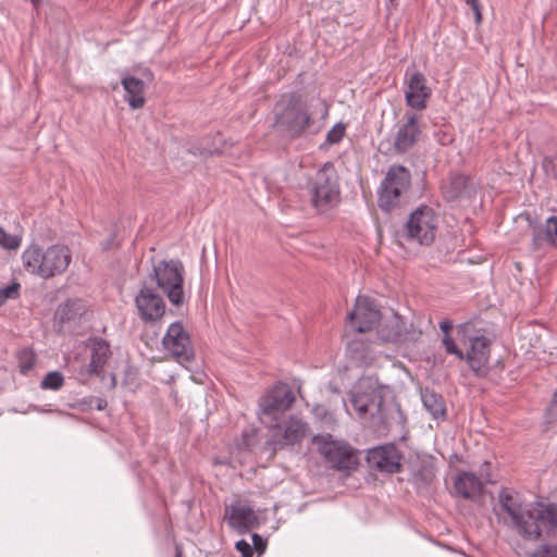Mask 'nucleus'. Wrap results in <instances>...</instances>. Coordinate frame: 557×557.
<instances>
[{
	"instance_id": "nucleus-1",
	"label": "nucleus",
	"mask_w": 557,
	"mask_h": 557,
	"mask_svg": "<svg viewBox=\"0 0 557 557\" xmlns=\"http://www.w3.org/2000/svg\"><path fill=\"white\" fill-rule=\"evenodd\" d=\"M498 502L506 513L504 522L523 539L536 541L542 535L557 539V504L523 505L519 494L508 488L499 492Z\"/></svg>"
},
{
	"instance_id": "nucleus-2",
	"label": "nucleus",
	"mask_w": 557,
	"mask_h": 557,
	"mask_svg": "<svg viewBox=\"0 0 557 557\" xmlns=\"http://www.w3.org/2000/svg\"><path fill=\"white\" fill-rule=\"evenodd\" d=\"M71 260L72 253L69 247L59 244L47 248L30 245L22 253L25 271L45 280L62 274Z\"/></svg>"
},
{
	"instance_id": "nucleus-3",
	"label": "nucleus",
	"mask_w": 557,
	"mask_h": 557,
	"mask_svg": "<svg viewBox=\"0 0 557 557\" xmlns=\"http://www.w3.org/2000/svg\"><path fill=\"white\" fill-rule=\"evenodd\" d=\"M349 403L352 410L343 399L344 407L349 416H356L359 419L374 417L381 410L383 386L379 384L375 377L363 376L352 386Z\"/></svg>"
},
{
	"instance_id": "nucleus-4",
	"label": "nucleus",
	"mask_w": 557,
	"mask_h": 557,
	"mask_svg": "<svg viewBox=\"0 0 557 557\" xmlns=\"http://www.w3.org/2000/svg\"><path fill=\"white\" fill-rule=\"evenodd\" d=\"M311 203L319 212H326L339 202L337 172L331 162L320 168L310 184Z\"/></svg>"
},
{
	"instance_id": "nucleus-5",
	"label": "nucleus",
	"mask_w": 557,
	"mask_h": 557,
	"mask_svg": "<svg viewBox=\"0 0 557 557\" xmlns=\"http://www.w3.org/2000/svg\"><path fill=\"white\" fill-rule=\"evenodd\" d=\"M275 123L293 136L300 135L310 123V112L307 104L296 96H284L276 103Z\"/></svg>"
},
{
	"instance_id": "nucleus-6",
	"label": "nucleus",
	"mask_w": 557,
	"mask_h": 557,
	"mask_svg": "<svg viewBox=\"0 0 557 557\" xmlns=\"http://www.w3.org/2000/svg\"><path fill=\"white\" fill-rule=\"evenodd\" d=\"M183 273L184 267L178 260H161L153 265V274L159 288L176 307L185 301Z\"/></svg>"
},
{
	"instance_id": "nucleus-7",
	"label": "nucleus",
	"mask_w": 557,
	"mask_h": 557,
	"mask_svg": "<svg viewBox=\"0 0 557 557\" xmlns=\"http://www.w3.org/2000/svg\"><path fill=\"white\" fill-rule=\"evenodd\" d=\"M410 173L403 165H393L388 169L379 189V206L388 211L399 206L410 186Z\"/></svg>"
},
{
	"instance_id": "nucleus-8",
	"label": "nucleus",
	"mask_w": 557,
	"mask_h": 557,
	"mask_svg": "<svg viewBox=\"0 0 557 557\" xmlns=\"http://www.w3.org/2000/svg\"><path fill=\"white\" fill-rule=\"evenodd\" d=\"M319 453L335 469L349 473L358 465L354 449L343 441L334 440L331 435H321L313 438Z\"/></svg>"
},
{
	"instance_id": "nucleus-9",
	"label": "nucleus",
	"mask_w": 557,
	"mask_h": 557,
	"mask_svg": "<svg viewBox=\"0 0 557 557\" xmlns=\"http://www.w3.org/2000/svg\"><path fill=\"white\" fill-rule=\"evenodd\" d=\"M294 401L295 396L287 384L278 383L274 385L259 400L260 421L268 426H272V423L288 410Z\"/></svg>"
},
{
	"instance_id": "nucleus-10",
	"label": "nucleus",
	"mask_w": 557,
	"mask_h": 557,
	"mask_svg": "<svg viewBox=\"0 0 557 557\" xmlns=\"http://www.w3.org/2000/svg\"><path fill=\"white\" fill-rule=\"evenodd\" d=\"M376 326L379 338L386 343L403 344L416 342L422 333L414 327L412 322L405 321L393 311L382 313L381 321Z\"/></svg>"
},
{
	"instance_id": "nucleus-11",
	"label": "nucleus",
	"mask_w": 557,
	"mask_h": 557,
	"mask_svg": "<svg viewBox=\"0 0 557 557\" xmlns=\"http://www.w3.org/2000/svg\"><path fill=\"white\" fill-rule=\"evenodd\" d=\"M406 227L411 240L430 245L435 238L437 218L431 208L420 207L411 213Z\"/></svg>"
},
{
	"instance_id": "nucleus-12",
	"label": "nucleus",
	"mask_w": 557,
	"mask_h": 557,
	"mask_svg": "<svg viewBox=\"0 0 557 557\" xmlns=\"http://www.w3.org/2000/svg\"><path fill=\"white\" fill-rule=\"evenodd\" d=\"M162 345L164 350L181 364L185 366L195 357L189 334L181 322L170 324L162 338Z\"/></svg>"
},
{
	"instance_id": "nucleus-13",
	"label": "nucleus",
	"mask_w": 557,
	"mask_h": 557,
	"mask_svg": "<svg viewBox=\"0 0 557 557\" xmlns=\"http://www.w3.org/2000/svg\"><path fill=\"white\" fill-rule=\"evenodd\" d=\"M381 318L382 312L376 304L367 296H358L354 309L347 315L350 327L357 333L372 331Z\"/></svg>"
},
{
	"instance_id": "nucleus-14",
	"label": "nucleus",
	"mask_w": 557,
	"mask_h": 557,
	"mask_svg": "<svg viewBox=\"0 0 557 557\" xmlns=\"http://www.w3.org/2000/svg\"><path fill=\"white\" fill-rule=\"evenodd\" d=\"M135 305L139 317L146 322H157L165 313V304L162 297L148 287L140 288L135 297Z\"/></svg>"
},
{
	"instance_id": "nucleus-15",
	"label": "nucleus",
	"mask_w": 557,
	"mask_h": 557,
	"mask_svg": "<svg viewBox=\"0 0 557 557\" xmlns=\"http://www.w3.org/2000/svg\"><path fill=\"white\" fill-rule=\"evenodd\" d=\"M478 376H484L488 371L490 341L485 336L470 338V348L463 354V359Z\"/></svg>"
},
{
	"instance_id": "nucleus-16",
	"label": "nucleus",
	"mask_w": 557,
	"mask_h": 557,
	"mask_svg": "<svg viewBox=\"0 0 557 557\" xmlns=\"http://www.w3.org/2000/svg\"><path fill=\"white\" fill-rule=\"evenodd\" d=\"M369 465L386 473H395L400 470V454L395 445H383L368 451Z\"/></svg>"
},
{
	"instance_id": "nucleus-17",
	"label": "nucleus",
	"mask_w": 557,
	"mask_h": 557,
	"mask_svg": "<svg viewBox=\"0 0 557 557\" xmlns=\"http://www.w3.org/2000/svg\"><path fill=\"white\" fill-rule=\"evenodd\" d=\"M490 482V474L481 468L480 478L472 472H462L455 480L456 493L466 498L475 500L482 493L484 485Z\"/></svg>"
},
{
	"instance_id": "nucleus-18",
	"label": "nucleus",
	"mask_w": 557,
	"mask_h": 557,
	"mask_svg": "<svg viewBox=\"0 0 557 557\" xmlns=\"http://www.w3.org/2000/svg\"><path fill=\"white\" fill-rule=\"evenodd\" d=\"M224 518L230 528L239 534L246 533L258 524V518L253 509L242 503H235L226 507Z\"/></svg>"
},
{
	"instance_id": "nucleus-19",
	"label": "nucleus",
	"mask_w": 557,
	"mask_h": 557,
	"mask_svg": "<svg viewBox=\"0 0 557 557\" xmlns=\"http://www.w3.org/2000/svg\"><path fill=\"white\" fill-rule=\"evenodd\" d=\"M272 441L278 447L298 443L306 433V424L297 418L292 417L284 425L273 424Z\"/></svg>"
},
{
	"instance_id": "nucleus-20",
	"label": "nucleus",
	"mask_w": 557,
	"mask_h": 557,
	"mask_svg": "<svg viewBox=\"0 0 557 557\" xmlns=\"http://www.w3.org/2000/svg\"><path fill=\"white\" fill-rule=\"evenodd\" d=\"M421 126L417 114H407V120L399 125L394 137V148L397 152H406L419 140Z\"/></svg>"
},
{
	"instance_id": "nucleus-21",
	"label": "nucleus",
	"mask_w": 557,
	"mask_h": 557,
	"mask_svg": "<svg viewBox=\"0 0 557 557\" xmlns=\"http://www.w3.org/2000/svg\"><path fill=\"white\" fill-rule=\"evenodd\" d=\"M430 96L431 89L426 85L425 77L418 72L411 74L405 91L407 106L416 110H423Z\"/></svg>"
},
{
	"instance_id": "nucleus-22",
	"label": "nucleus",
	"mask_w": 557,
	"mask_h": 557,
	"mask_svg": "<svg viewBox=\"0 0 557 557\" xmlns=\"http://www.w3.org/2000/svg\"><path fill=\"white\" fill-rule=\"evenodd\" d=\"M110 356V347L103 339H95L90 344V362L87 368L89 375H100Z\"/></svg>"
},
{
	"instance_id": "nucleus-23",
	"label": "nucleus",
	"mask_w": 557,
	"mask_h": 557,
	"mask_svg": "<svg viewBox=\"0 0 557 557\" xmlns=\"http://www.w3.org/2000/svg\"><path fill=\"white\" fill-rule=\"evenodd\" d=\"M122 85L126 91V100L132 109H139L145 104L144 82L134 76H127L122 79Z\"/></svg>"
},
{
	"instance_id": "nucleus-24",
	"label": "nucleus",
	"mask_w": 557,
	"mask_h": 557,
	"mask_svg": "<svg viewBox=\"0 0 557 557\" xmlns=\"http://www.w3.org/2000/svg\"><path fill=\"white\" fill-rule=\"evenodd\" d=\"M442 188L445 196L450 200L470 197L472 191L468 178L461 174L453 175L448 182L444 183Z\"/></svg>"
},
{
	"instance_id": "nucleus-25",
	"label": "nucleus",
	"mask_w": 557,
	"mask_h": 557,
	"mask_svg": "<svg viewBox=\"0 0 557 557\" xmlns=\"http://www.w3.org/2000/svg\"><path fill=\"white\" fill-rule=\"evenodd\" d=\"M86 311V306L81 299H71L59 306L55 317L61 323L74 321Z\"/></svg>"
},
{
	"instance_id": "nucleus-26",
	"label": "nucleus",
	"mask_w": 557,
	"mask_h": 557,
	"mask_svg": "<svg viewBox=\"0 0 557 557\" xmlns=\"http://www.w3.org/2000/svg\"><path fill=\"white\" fill-rule=\"evenodd\" d=\"M421 399L424 408L434 419H440L445 416V404L441 395L433 391L424 389L421 393Z\"/></svg>"
},
{
	"instance_id": "nucleus-27",
	"label": "nucleus",
	"mask_w": 557,
	"mask_h": 557,
	"mask_svg": "<svg viewBox=\"0 0 557 557\" xmlns=\"http://www.w3.org/2000/svg\"><path fill=\"white\" fill-rule=\"evenodd\" d=\"M543 240L553 246H557V216H549L546 220L545 225L534 234V246H540Z\"/></svg>"
},
{
	"instance_id": "nucleus-28",
	"label": "nucleus",
	"mask_w": 557,
	"mask_h": 557,
	"mask_svg": "<svg viewBox=\"0 0 557 557\" xmlns=\"http://www.w3.org/2000/svg\"><path fill=\"white\" fill-rule=\"evenodd\" d=\"M440 329L444 333V337L442 339V344L447 354L456 356L458 359H463V352L459 349L454 339L449 336V331L453 329V322L449 320H443L440 322Z\"/></svg>"
},
{
	"instance_id": "nucleus-29",
	"label": "nucleus",
	"mask_w": 557,
	"mask_h": 557,
	"mask_svg": "<svg viewBox=\"0 0 557 557\" xmlns=\"http://www.w3.org/2000/svg\"><path fill=\"white\" fill-rule=\"evenodd\" d=\"M64 384V376L59 371H51L45 375L40 383L42 389L59 391Z\"/></svg>"
},
{
	"instance_id": "nucleus-30",
	"label": "nucleus",
	"mask_w": 557,
	"mask_h": 557,
	"mask_svg": "<svg viewBox=\"0 0 557 557\" xmlns=\"http://www.w3.org/2000/svg\"><path fill=\"white\" fill-rule=\"evenodd\" d=\"M435 476L432 465H424L420 470L414 472L413 479L418 486L428 485Z\"/></svg>"
},
{
	"instance_id": "nucleus-31",
	"label": "nucleus",
	"mask_w": 557,
	"mask_h": 557,
	"mask_svg": "<svg viewBox=\"0 0 557 557\" xmlns=\"http://www.w3.org/2000/svg\"><path fill=\"white\" fill-rule=\"evenodd\" d=\"M346 134V124L338 122L336 123L326 134V144L336 145L338 144Z\"/></svg>"
},
{
	"instance_id": "nucleus-32",
	"label": "nucleus",
	"mask_w": 557,
	"mask_h": 557,
	"mask_svg": "<svg viewBox=\"0 0 557 557\" xmlns=\"http://www.w3.org/2000/svg\"><path fill=\"white\" fill-rule=\"evenodd\" d=\"M21 237L7 233L0 227V246L5 249H17L21 245Z\"/></svg>"
},
{
	"instance_id": "nucleus-33",
	"label": "nucleus",
	"mask_w": 557,
	"mask_h": 557,
	"mask_svg": "<svg viewBox=\"0 0 557 557\" xmlns=\"http://www.w3.org/2000/svg\"><path fill=\"white\" fill-rule=\"evenodd\" d=\"M20 284L12 283L3 288H0V306L9 299H15L18 296Z\"/></svg>"
},
{
	"instance_id": "nucleus-34",
	"label": "nucleus",
	"mask_w": 557,
	"mask_h": 557,
	"mask_svg": "<svg viewBox=\"0 0 557 557\" xmlns=\"http://www.w3.org/2000/svg\"><path fill=\"white\" fill-rule=\"evenodd\" d=\"M34 363H35L34 355L32 352L24 351L21 356V364H20L21 372L27 373L33 368Z\"/></svg>"
},
{
	"instance_id": "nucleus-35",
	"label": "nucleus",
	"mask_w": 557,
	"mask_h": 557,
	"mask_svg": "<svg viewBox=\"0 0 557 557\" xmlns=\"http://www.w3.org/2000/svg\"><path fill=\"white\" fill-rule=\"evenodd\" d=\"M543 170L547 175L557 176V154L543 160Z\"/></svg>"
},
{
	"instance_id": "nucleus-36",
	"label": "nucleus",
	"mask_w": 557,
	"mask_h": 557,
	"mask_svg": "<svg viewBox=\"0 0 557 557\" xmlns=\"http://www.w3.org/2000/svg\"><path fill=\"white\" fill-rule=\"evenodd\" d=\"M543 170L547 175L557 176V154L543 160Z\"/></svg>"
},
{
	"instance_id": "nucleus-37",
	"label": "nucleus",
	"mask_w": 557,
	"mask_h": 557,
	"mask_svg": "<svg viewBox=\"0 0 557 557\" xmlns=\"http://www.w3.org/2000/svg\"><path fill=\"white\" fill-rule=\"evenodd\" d=\"M530 557H557V549L548 545H542Z\"/></svg>"
},
{
	"instance_id": "nucleus-38",
	"label": "nucleus",
	"mask_w": 557,
	"mask_h": 557,
	"mask_svg": "<svg viewBox=\"0 0 557 557\" xmlns=\"http://www.w3.org/2000/svg\"><path fill=\"white\" fill-rule=\"evenodd\" d=\"M236 549L242 554L243 557L252 556V548L250 544L245 540H240L236 543Z\"/></svg>"
},
{
	"instance_id": "nucleus-39",
	"label": "nucleus",
	"mask_w": 557,
	"mask_h": 557,
	"mask_svg": "<svg viewBox=\"0 0 557 557\" xmlns=\"http://www.w3.org/2000/svg\"><path fill=\"white\" fill-rule=\"evenodd\" d=\"M253 546L257 550H263L265 548V543L263 539L259 534H252Z\"/></svg>"
},
{
	"instance_id": "nucleus-40",
	"label": "nucleus",
	"mask_w": 557,
	"mask_h": 557,
	"mask_svg": "<svg viewBox=\"0 0 557 557\" xmlns=\"http://www.w3.org/2000/svg\"><path fill=\"white\" fill-rule=\"evenodd\" d=\"M466 2L471 7V9L475 13L476 22L480 23L481 21V12H480V5L478 0H466Z\"/></svg>"
},
{
	"instance_id": "nucleus-41",
	"label": "nucleus",
	"mask_w": 557,
	"mask_h": 557,
	"mask_svg": "<svg viewBox=\"0 0 557 557\" xmlns=\"http://www.w3.org/2000/svg\"><path fill=\"white\" fill-rule=\"evenodd\" d=\"M315 106H319L321 108L322 115H326L327 114V108H326V106L322 101L317 100L315 101Z\"/></svg>"
},
{
	"instance_id": "nucleus-42",
	"label": "nucleus",
	"mask_w": 557,
	"mask_h": 557,
	"mask_svg": "<svg viewBox=\"0 0 557 557\" xmlns=\"http://www.w3.org/2000/svg\"><path fill=\"white\" fill-rule=\"evenodd\" d=\"M324 407L321 406V405H317L314 408H313V412L317 414V416H321L322 413H324Z\"/></svg>"
},
{
	"instance_id": "nucleus-43",
	"label": "nucleus",
	"mask_w": 557,
	"mask_h": 557,
	"mask_svg": "<svg viewBox=\"0 0 557 557\" xmlns=\"http://www.w3.org/2000/svg\"><path fill=\"white\" fill-rule=\"evenodd\" d=\"M116 386V379H115V375H110V381H109V387L110 388H114Z\"/></svg>"
},
{
	"instance_id": "nucleus-44",
	"label": "nucleus",
	"mask_w": 557,
	"mask_h": 557,
	"mask_svg": "<svg viewBox=\"0 0 557 557\" xmlns=\"http://www.w3.org/2000/svg\"><path fill=\"white\" fill-rule=\"evenodd\" d=\"M466 327H467V324L460 325V326L458 327V331H459V332H462Z\"/></svg>"
},
{
	"instance_id": "nucleus-45",
	"label": "nucleus",
	"mask_w": 557,
	"mask_h": 557,
	"mask_svg": "<svg viewBox=\"0 0 557 557\" xmlns=\"http://www.w3.org/2000/svg\"><path fill=\"white\" fill-rule=\"evenodd\" d=\"M212 151L211 150H205V151H200V154H207V153H211Z\"/></svg>"
},
{
	"instance_id": "nucleus-46",
	"label": "nucleus",
	"mask_w": 557,
	"mask_h": 557,
	"mask_svg": "<svg viewBox=\"0 0 557 557\" xmlns=\"http://www.w3.org/2000/svg\"><path fill=\"white\" fill-rule=\"evenodd\" d=\"M30 1L33 2V4H34L35 7H36V5H38V3H39V0H30Z\"/></svg>"
},
{
	"instance_id": "nucleus-47",
	"label": "nucleus",
	"mask_w": 557,
	"mask_h": 557,
	"mask_svg": "<svg viewBox=\"0 0 557 557\" xmlns=\"http://www.w3.org/2000/svg\"><path fill=\"white\" fill-rule=\"evenodd\" d=\"M330 389H331L333 393H337V392H338L336 387H332V386H330Z\"/></svg>"
}]
</instances>
